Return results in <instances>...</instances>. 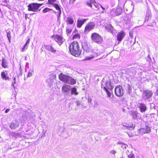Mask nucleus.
I'll return each instance as SVG.
<instances>
[{"label":"nucleus","instance_id":"f257e3e1","mask_svg":"<svg viewBox=\"0 0 158 158\" xmlns=\"http://www.w3.org/2000/svg\"><path fill=\"white\" fill-rule=\"evenodd\" d=\"M69 50L71 54L76 57L78 56L81 54V49L77 42L74 41L71 43L69 46Z\"/></svg>","mask_w":158,"mask_h":158},{"label":"nucleus","instance_id":"f03ea898","mask_svg":"<svg viewBox=\"0 0 158 158\" xmlns=\"http://www.w3.org/2000/svg\"><path fill=\"white\" fill-rule=\"evenodd\" d=\"M60 80L65 83L71 85H74L76 83V81L69 76L61 73L59 76Z\"/></svg>","mask_w":158,"mask_h":158},{"label":"nucleus","instance_id":"7ed1b4c3","mask_svg":"<svg viewBox=\"0 0 158 158\" xmlns=\"http://www.w3.org/2000/svg\"><path fill=\"white\" fill-rule=\"evenodd\" d=\"M101 86L102 88H103L106 92L107 96L109 98H110L111 96V93L107 89L111 90L113 89V84L111 82L110 80L106 81L105 83L103 82Z\"/></svg>","mask_w":158,"mask_h":158},{"label":"nucleus","instance_id":"20e7f679","mask_svg":"<svg viewBox=\"0 0 158 158\" xmlns=\"http://www.w3.org/2000/svg\"><path fill=\"white\" fill-rule=\"evenodd\" d=\"M91 38L93 41L98 44H101L103 41L102 37L98 34L96 33L92 34Z\"/></svg>","mask_w":158,"mask_h":158},{"label":"nucleus","instance_id":"39448f33","mask_svg":"<svg viewBox=\"0 0 158 158\" xmlns=\"http://www.w3.org/2000/svg\"><path fill=\"white\" fill-rule=\"evenodd\" d=\"M43 5L42 4L37 3H31L28 5V10L34 12L37 11L38 8Z\"/></svg>","mask_w":158,"mask_h":158},{"label":"nucleus","instance_id":"423d86ee","mask_svg":"<svg viewBox=\"0 0 158 158\" xmlns=\"http://www.w3.org/2000/svg\"><path fill=\"white\" fill-rule=\"evenodd\" d=\"M124 90L122 86L119 85L117 86L115 89V93L117 96L121 97L124 94Z\"/></svg>","mask_w":158,"mask_h":158},{"label":"nucleus","instance_id":"0eeeda50","mask_svg":"<svg viewBox=\"0 0 158 158\" xmlns=\"http://www.w3.org/2000/svg\"><path fill=\"white\" fill-rule=\"evenodd\" d=\"M51 38L55 40L60 45L62 44L64 41V38L59 35H54L52 36Z\"/></svg>","mask_w":158,"mask_h":158},{"label":"nucleus","instance_id":"6e6552de","mask_svg":"<svg viewBox=\"0 0 158 158\" xmlns=\"http://www.w3.org/2000/svg\"><path fill=\"white\" fill-rule=\"evenodd\" d=\"M152 93L151 90H146L143 91V98L145 100L150 98L152 96Z\"/></svg>","mask_w":158,"mask_h":158},{"label":"nucleus","instance_id":"1a4fd4ad","mask_svg":"<svg viewBox=\"0 0 158 158\" xmlns=\"http://www.w3.org/2000/svg\"><path fill=\"white\" fill-rule=\"evenodd\" d=\"M71 88V86L70 85H64L62 87V92L66 95L69 94Z\"/></svg>","mask_w":158,"mask_h":158},{"label":"nucleus","instance_id":"9d476101","mask_svg":"<svg viewBox=\"0 0 158 158\" xmlns=\"http://www.w3.org/2000/svg\"><path fill=\"white\" fill-rule=\"evenodd\" d=\"M95 25V23L94 22L88 23L85 27V31L86 32H89L90 30L94 28Z\"/></svg>","mask_w":158,"mask_h":158},{"label":"nucleus","instance_id":"9b49d317","mask_svg":"<svg viewBox=\"0 0 158 158\" xmlns=\"http://www.w3.org/2000/svg\"><path fill=\"white\" fill-rule=\"evenodd\" d=\"M52 6L56 10L58 11V15H57V18L58 19H59L60 17V15L61 13V9L60 8L61 6L59 4V2Z\"/></svg>","mask_w":158,"mask_h":158},{"label":"nucleus","instance_id":"f8f14e48","mask_svg":"<svg viewBox=\"0 0 158 158\" xmlns=\"http://www.w3.org/2000/svg\"><path fill=\"white\" fill-rule=\"evenodd\" d=\"M97 52L95 50L94 51V54L93 55H91V56H87L85 58V60H90L93 59L95 56H99L102 53V52H101L99 50H97Z\"/></svg>","mask_w":158,"mask_h":158},{"label":"nucleus","instance_id":"ddd939ff","mask_svg":"<svg viewBox=\"0 0 158 158\" xmlns=\"http://www.w3.org/2000/svg\"><path fill=\"white\" fill-rule=\"evenodd\" d=\"M151 130L150 127L146 124V129L141 128L139 130V132L141 134H143L145 133H148L150 132Z\"/></svg>","mask_w":158,"mask_h":158},{"label":"nucleus","instance_id":"4468645a","mask_svg":"<svg viewBox=\"0 0 158 158\" xmlns=\"http://www.w3.org/2000/svg\"><path fill=\"white\" fill-rule=\"evenodd\" d=\"M122 9L121 8H118L116 10L114 9L112 10L111 11L110 13L112 15H120Z\"/></svg>","mask_w":158,"mask_h":158},{"label":"nucleus","instance_id":"2eb2a0df","mask_svg":"<svg viewBox=\"0 0 158 158\" xmlns=\"http://www.w3.org/2000/svg\"><path fill=\"white\" fill-rule=\"evenodd\" d=\"M46 49L50 51L52 53H55L56 50L54 49L53 47L51 45H46L44 46Z\"/></svg>","mask_w":158,"mask_h":158},{"label":"nucleus","instance_id":"dca6fc26","mask_svg":"<svg viewBox=\"0 0 158 158\" xmlns=\"http://www.w3.org/2000/svg\"><path fill=\"white\" fill-rule=\"evenodd\" d=\"M138 106L140 109V111L142 112H143L146 110L147 107L144 104L139 103L138 105Z\"/></svg>","mask_w":158,"mask_h":158},{"label":"nucleus","instance_id":"f3484780","mask_svg":"<svg viewBox=\"0 0 158 158\" xmlns=\"http://www.w3.org/2000/svg\"><path fill=\"white\" fill-rule=\"evenodd\" d=\"M86 20V19H78L77 21V27L80 28Z\"/></svg>","mask_w":158,"mask_h":158},{"label":"nucleus","instance_id":"a211bd4d","mask_svg":"<svg viewBox=\"0 0 158 158\" xmlns=\"http://www.w3.org/2000/svg\"><path fill=\"white\" fill-rule=\"evenodd\" d=\"M106 29L108 31H110L112 34L115 31V30H114L113 27L110 24H107L106 26Z\"/></svg>","mask_w":158,"mask_h":158},{"label":"nucleus","instance_id":"6ab92c4d","mask_svg":"<svg viewBox=\"0 0 158 158\" xmlns=\"http://www.w3.org/2000/svg\"><path fill=\"white\" fill-rule=\"evenodd\" d=\"M125 35L124 33L122 31L119 33L117 35V40L119 41H121Z\"/></svg>","mask_w":158,"mask_h":158},{"label":"nucleus","instance_id":"aec40b11","mask_svg":"<svg viewBox=\"0 0 158 158\" xmlns=\"http://www.w3.org/2000/svg\"><path fill=\"white\" fill-rule=\"evenodd\" d=\"M30 42V39L28 38L27 40L26 43L24 45L23 48L21 49V51L22 52H24L26 50H27L28 47V45Z\"/></svg>","mask_w":158,"mask_h":158},{"label":"nucleus","instance_id":"412c9836","mask_svg":"<svg viewBox=\"0 0 158 158\" xmlns=\"http://www.w3.org/2000/svg\"><path fill=\"white\" fill-rule=\"evenodd\" d=\"M19 125V123L17 122L15 123H12L10 126V128L11 129H15L16 128L18 127Z\"/></svg>","mask_w":158,"mask_h":158},{"label":"nucleus","instance_id":"4be33fe9","mask_svg":"<svg viewBox=\"0 0 158 158\" xmlns=\"http://www.w3.org/2000/svg\"><path fill=\"white\" fill-rule=\"evenodd\" d=\"M151 18V11L148 10L147 11L146 15L145 18V22H148L149 19Z\"/></svg>","mask_w":158,"mask_h":158},{"label":"nucleus","instance_id":"5701e85b","mask_svg":"<svg viewBox=\"0 0 158 158\" xmlns=\"http://www.w3.org/2000/svg\"><path fill=\"white\" fill-rule=\"evenodd\" d=\"M66 22L67 24H72L74 23V21L73 17L71 16H69L67 18Z\"/></svg>","mask_w":158,"mask_h":158},{"label":"nucleus","instance_id":"b1692460","mask_svg":"<svg viewBox=\"0 0 158 158\" xmlns=\"http://www.w3.org/2000/svg\"><path fill=\"white\" fill-rule=\"evenodd\" d=\"M138 114V113L136 111L133 110L131 111V115L133 119H137Z\"/></svg>","mask_w":158,"mask_h":158},{"label":"nucleus","instance_id":"393cba45","mask_svg":"<svg viewBox=\"0 0 158 158\" xmlns=\"http://www.w3.org/2000/svg\"><path fill=\"white\" fill-rule=\"evenodd\" d=\"M126 89L127 93L129 94H131L132 92V87L129 84L127 85Z\"/></svg>","mask_w":158,"mask_h":158},{"label":"nucleus","instance_id":"a878e982","mask_svg":"<svg viewBox=\"0 0 158 158\" xmlns=\"http://www.w3.org/2000/svg\"><path fill=\"white\" fill-rule=\"evenodd\" d=\"M77 89L75 87H73L71 89V93L72 94H74L77 95L78 94V93L77 91Z\"/></svg>","mask_w":158,"mask_h":158},{"label":"nucleus","instance_id":"bb28decb","mask_svg":"<svg viewBox=\"0 0 158 158\" xmlns=\"http://www.w3.org/2000/svg\"><path fill=\"white\" fill-rule=\"evenodd\" d=\"M122 126L123 127V128L124 129H127L132 130L134 128V127L128 126L127 124H125V123L123 124Z\"/></svg>","mask_w":158,"mask_h":158},{"label":"nucleus","instance_id":"cd10ccee","mask_svg":"<svg viewBox=\"0 0 158 158\" xmlns=\"http://www.w3.org/2000/svg\"><path fill=\"white\" fill-rule=\"evenodd\" d=\"M34 69L33 68L30 69L29 70L27 76L28 77H31L34 73Z\"/></svg>","mask_w":158,"mask_h":158},{"label":"nucleus","instance_id":"c85d7f7f","mask_svg":"<svg viewBox=\"0 0 158 158\" xmlns=\"http://www.w3.org/2000/svg\"><path fill=\"white\" fill-rule=\"evenodd\" d=\"M1 76L2 78L5 80L8 79L9 77L6 76V73L5 72H3L1 73Z\"/></svg>","mask_w":158,"mask_h":158},{"label":"nucleus","instance_id":"c756f323","mask_svg":"<svg viewBox=\"0 0 158 158\" xmlns=\"http://www.w3.org/2000/svg\"><path fill=\"white\" fill-rule=\"evenodd\" d=\"M48 2L49 4L53 5L58 2V1H57L56 0H48Z\"/></svg>","mask_w":158,"mask_h":158},{"label":"nucleus","instance_id":"7c9ffc66","mask_svg":"<svg viewBox=\"0 0 158 158\" xmlns=\"http://www.w3.org/2000/svg\"><path fill=\"white\" fill-rule=\"evenodd\" d=\"M7 36L10 43V42L11 36H10V31L7 32Z\"/></svg>","mask_w":158,"mask_h":158},{"label":"nucleus","instance_id":"2f4dec72","mask_svg":"<svg viewBox=\"0 0 158 158\" xmlns=\"http://www.w3.org/2000/svg\"><path fill=\"white\" fill-rule=\"evenodd\" d=\"M2 66L4 68H6L7 67L6 62L3 59L2 62Z\"/></svg>","mask_w":158,"mask_h":158},{"label":"nucleus","instance_id":"473e14b6","mask_svg":"<svg viewBox=\"0 0 158 158\" xmlns=\"http://www.w3.org/2000/svg\"><path fill=\"white\" fill-rule=\"evenodd\" d=\"M52 10V9H51L46 7L43 10V13H44L47 12H48Z\"/></svg>","mask_w":158,"mask_h":158},{"label":"nucleus","instance_id":"72a5a7b5","mask_svg":"<svg viewBox=\"0 0 158 158\" xmlns=\"http://www.w3.org/2000/svg\"><path fill=\"white\" fill-rule=\"evenodd\" d=\"M127 155L128 158H134V154L131 152L130 154L128 153H127Z\"/></svg>","mask_w":158,"mask_h":158},{"label":"nucleus","instance_id":"f704fd0d","mask_svg":"<svg viewBox=\"0 0 158 158\" xmlns=\"http://www.w3.org/2000/svg\"><path fill=\"white\" fill-rule=\"evenodd\" d=\"M80 35L79 34H77L74 35L73 36V39H75L77 38H79Z\"/></svg>","mask_w":158,"mask_h":158},{"label":"nucleus","instance_id":"c9c22d12","mask_svg":"<svg viewBox=\"0 0 158 158\" xmlns=\"http://www.w3.org/2000/svg\"><path fill=\"white\" fill-rule=\"evenodd\" d=\"M121 148L123 149L124 148L126 149L127 147V145L126 144H125L123 143H121Z\"/></svg>","mask_w":158,"mask_h":158},{"label":"nucleus","instance_id":"e433bc0d","mask_svg":"<svg viewBox=\"0 0 158 158\" xmlns=\"http://www.w3.org/2000/svg\"><path fill=\"white\" fill-rule=\"evenodd\" d=\"M72 32V30L70 29H66V32L67 35H69Z\"/></svg>","mask_w":158,"mask_h":158},{"label":"nucleus","instance_id":"4c0bfd02","mask_svg":"<svg viewBox=\"0 0 158 158\" xmlns=\"http://www.w3.org/2000/svg\"><path fill=\"white\" fill-rule=\"evenodd\" d=\"M93 5L95 6L96 8L97 9L99 8V5L96 3L95 2L93 3Z\"/></svg>","mask_w":158,"mask_h":158},{"label":"nucleus","instance_id":"58836bf2","mask_svg":"<svg viewBox=\"0 0 158 158\" xmlns=\"http://www.w3.org/2000/svg\"><path fill=\"white\" fill-rule=\"evenodd\" d=\"M93 3H91V2H87V5L88 6H89V7H90L91 8H92V4H93Z\"/></svg>","mask_w":158,"mask_h":158},{"label":"nucleus","instance_id":"ea45409f","mask_svg":"<svg viewBox=\"0 0 158 158\" xmlns=\"http://www.w3.org/2000/svg\"><path fill=\"white\" fill-rule=\"evenodd\" d=\"M76 0H69V3L70 4H73Z\"/></svg>","mask_w":158,"mask_h":158},{"label":"nucleus","instance_id":"a19ab883","mask_svg":"<svg viewBox=\"0 0 158 158\" xmlns=\"http://www.w3.org/2000/svg\"><path fill=\"white\" fill-rule=\"evenodd\" d=\"M116 153V151L114 150H111L110 152V153L111 154H115Z\"/></svg>","mask_w":158,"mask_h":158},{"label":"nucleus","instance_id":"79ce46f5","mask_svg":"<svg viewBox=\"0 0 158 158\" xmlns=\"http://www.w3.org/2000/svg\"><path fill=\"white\" fill-rule=\"evenodd\" d=\"M76 104L77 106H78L81 105V102L80 101H77L76 102Z\"/></svg>","mask_w":158,"mask_h":158},{"label":"nucleus","instance_id":"37998d69","mask_svg":"<svg viewBox=\"0 0 158 158\" xmlns=\"http://www.w3.org/2000/svg\"><path fill=\"white\" fill-rule=\"evenodd\" d=\"M13 80H14V81L13 82H14V84H15V83H16V78L15 77H14Z\"/></svg>","mask_w":158,"mask_h":158},{"label":"nucleus","instance_id":"c03bdc74","mask_svg":"<svg viewBox=\"0 0 158 158\" xmlns=\"http://www.w3.org/2000/svg\"><path fill=\"white\" fill-rule=\"evenodd\" d=\"M90 2L91 3H94V2H95V0H90Z\"/></svg>","mask_w":158,"mask_h":158},{"label":"nucleus","instance_id":"a18cd8bd","mask_svg":"<svg viewBox=\"0 0 158 158\" xmlns=\"http://www.w3.org/2000/svg\"><path fill=\"white\" fill-rule=\"evenodd\" d=\"M127 0H125V2H123V4L122 5V6L124 7V4H125V2H126L127 1ZM120 6H122L121 5H120Z\"/></svg>","mask_w":158,"mask_h":158},{"label":"nucleus","instance_id":"49530a36","mask_svg":"<svg viewBox=\"0 0 158 158\" xmlns=\"http://www.w3.org/2000/svg\"><path fill=\"white\" fill-rule=\"evenodd\" d=\"M9 109H7L6 110V111H5V113H7L8 112V111H9Z\"/></svg>","mask_w":158,"mask_h":158},{"label":"nucleus","instance_id":"de8ad7c7","mask_svg":"<svg viewBox=\"0 0 158 158\" xmlns=\"http://www.w3.org/2000/svg\"><path fill=\"white\" fill-rule=\"evenodd\" d=\"M129 35L131 37H132V34L131 32H130L129 33Z\"/></svg>","mask_w":158,"mask_h":158},{"label":"nucleus","instance_id":"09e8293b","mask_svg":"<svg viewBox=\"0 0 158 158\" xmlns=\"http://www.w3.org/2000/svg\"><path fill=\"white\" fill-rule=\"evenodd\" d=\"M14 84H14V82H13L12 83V86H13V87L14 88H15V86L14 85Z\"/></svg>","mask_w":158,"mask_h":158},{"label":"nucleus","instance_id":"8fccbe9b","mask_svg":"<svg viewBox=\"0 0 158 158\" xmlns=\"http://www.w3.org/2000/svg\"><path fill=\"white\" fill-rule=\"evenodd\" d=\"M28 18L27 15V14H26L25 15V18L26 19H27V18Z\"/></svg>","mask_w":158,"mask_h":158},{"label":"nucleus","instance_id":"3c124183","mask_svg":"<svg viewBox=\"0 0 158 158\" xmlns=\"http://www.w3.org/2000/svg\"><path fill=\"white\" fill-rule=\"evenodd\" d=\"M100 6L103 10H105V8L102 6L101 5H100Z\"/></svg>","mask_w":158,"mask_h":158},{"label":"nucleus","instance_id":"603ef678","mask_svg":"<svg viewBox=\"0 0 158 158\" xmlns=\"http://www.w3.org/2000/svg\"><path fill=\"white\" fill-rule=\"evenodd\" d=\"M21 69V66H20V69Z\"/></svg>","mask_w":158,"mask_h":158},{"label":"nucleus","instance_id":"864d4df0","mask_svg":"<svg viewBox=\"0 0 158 158\" xmlns=\"http://www.w3.org/2000/svg\"><path fill=\"white\" fill-rule=\"evenodd\" d=\"M157 91H158V90H157V89L156 90V92H157Z\"/></svg>","mask_w":158,"mask_h":158},{"label":"nucleus","instance_id":"5fc2aeb1","mask_svg":"<svg viewBox=\"0 0 158 158\" xmlns=\"http://www.w3.org/2000/svg\"><path fill=\"white\" fill-rule=\"evenodd\" d=\"M119 4H120V2H119Z\"/></svg>","mask_w":158,"mask_h":158},{"label":"nucleus","instance_id":"6e6d98bb","mask_svg":"<svg viewBox=\"0 0 158 158\" xmlns=\"http://www.w3.org/2000/svg\"><path fill=\"white\" fill-rule=\"evenodd\" d=\"M129 135V136H130L129 135Z\"/></svg>","mask_w":158,"mask_h":158},{"label":"nucleus","instance_id":"4d7b16f0","mask_svg":"<svg viewBox=\"0 0 158 158\" xmlns=\"http://www.w3.org/2000/svg\"><path fill=\"white\" fill-rule=\"evenodd\" d=\"M129 135V136H130L129 135Z\"/></svg>","mask_w":158,"mask_h":158}]
</instances>
